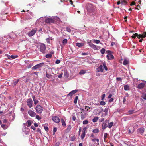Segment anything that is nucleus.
I'll list each match as a JSON object with an SVG mask.
<instances>
[{
    "label": "nucleus",
    "instance_id": "26",
    "mask_svg": "<svg viewBox=\"0 0 146 146\" xmlns=\"http://www.w3.org/2000/svg\"><path fill=\"white\" fill-rule=\"evenodd\" d=\"M53 54V53H52L48 54L46 55L45 57L46 58H51L52 55Z\"/></svg>",
    "mask_w": 146,
    "mask_h": 146
},
{
    "label": "nucleus",
    "instance_id": "51",
    "mask_svg": "<svg viewBox=\"0 0 146 146\" xmlns=\"http://www.w3.org/2000/svg\"><path fill=\"white\" fill-rule=\"evenodd\" d=\"M36 131L38 132L39 133L41 134V131L40 128H38L36 130Z\"/></svg>",
    "mask_w": 146,
    "mask_h": 146
},
{
    "label": "nucleus",
    "instance_id": "1",
    "mask_svg": "<svg viewBox=\"0 0 146 146\" xmlns=\"http://www.w3.org/2000/svg\"><path fill=\"white\" fill-rule=\"evenodd\" d=\"M46 18L45 19V22L47 24H50L54 23V22L57 21L58 22L60 21V19L57 16L50 17L46 16Z\"/></svg>",
    "mask_w": 146,
    "mask_h": 146
},
{
    "label": "nucleus",
    "instance_id": "7",
    "mask_svg": "<svg viewBox=\"0 0 146 146\" xmlns=\"http://www.w3.org/2000/svg\"><path fill=\"white\" fill-rule=\"evenodd\" d=\"M135 36H137V38H138L139 39L140 38H145L146 36V32H144L143 34L142 35L139 34L138 35L137 33H135L134 34Z\"/></svg>",
    "mask_w": 146,
    "mask_h": 146
},
{
    "label": "nucleus",
    "instance_id": "24",
    "mask_svg": "<svg viewBox=\"0 0 146 146\" xmlns=\"http://www.w3.org/2000/svg\"><path fill=\"white\" fill-rule=\"evenodd\" d=\"M71 129V126L70 125H68V127L66 129V133L69 132Z\"/></svg>",
    "mask_w": 146,
    "mask_h": 146
},
{
    "label": "nucleus",
    "instance_id": "21",
    "mask_svg": "<svg viewBox=\"0 0 146 146\" xmlns=\"http://www.w3.org/2000/svg\"><path fill=\"white\" fill-rule=\"evenodd\" d=\"M124 89L125 91H128L129 90V86L128 84H126L124 86Z\"/></svg>",
    "mask_w": 146,
    "mask_h": 146
},
{
    "label": "nucleus",
    "instance_id": "58",
    "mask_svg": "<svg viewBox=\"0 0 146 146\" xmlns=\"http://www.w3.org/2000/svg\"><path fill=\"white\" fill-rule=\"evenodd\" d=\"M46 41L48 43H50V40L49 38H46Z\"/></svg>",
    "mask_w": 146,
    "mask_h": 146
},
{
    "label": "nucleus",
    "instance_id": "2",
    "mask_svg": "<svg viewBox=\"0 0 146 146\" xmlns=\"http://www.w3.org/2000/svg\"><path fill=\"white\" fill-rule=\"evenodd\" d=\"M37 31V29L36 28L33 29L30 31L28 33V36L30 37L33 36L36 33Z\"/></svg>",
    "mask_w": 146,
    "mask_h": 146
},
{
    "label": "nucleus",
    "instance_id": "41",
    "mask_svg": "<svg viewBox=\"0 0 146 146\" xmlns=\"http://www.w3.org/2000/svg\"><path fill=\"white\" fill-rule=\"evenodd\" d=\"M64 76L66 78H67L69 77V75L67 72H65L64 73Z\"/></svg>",
    "mask_w": 146,
    "mask_h": 146
},
{
    "label": "nucleus",
    "instance_id": "61",
    "mask_svg": "<svg viewBox=\"0 0 146 146\" xmlns=\"http://www.w3.org/2000/svg\"><path fill=\"white\" fill-rule=\"evenodd\" d=\"M88 54V53H81V55H87Z\"/></svg>",
    "mask_w": 146,
    "mask_h": 146
},
{
    "label": "nucleus",
    "instance_id": "5",
    "mask_svg": "<svg viewBox=\"0 0 146 146\" xmlns=\"http://www.w3.org/2000/svg\"><path fill=\"white\" fill-rule=\"evenodd\" d=\"M109 122V121L108 120H106L104 122H103L102 126V129L103 130L105 129L108 127V125Z\"/></svg>",
    "mask_w": 146,
    "mask_h": 146
},
{
    "label": "nucleus",
    "instance_id": "31",
    "mask_svg": "<svg viewBox=\"0 0 146 146\" xmlns=\"http://www.w3.org/2000/svg\"><path fill=\"white\" fill-rule=\"evenodd\" d=\"M86 70H81L79 73L80 75H82L85 74L86 73Z\"/></svg>",
    "mask_w": 146,
    "mask_h": 146
},
{
    "label": "nucleus",
    "instance_id": "44",
    "mask_svg": "<svg viewBox=\"0 0 146 146\" xmlns=\"http://www.w3.org/2000/svg\"><path fill=\"white\" fill-rule=\"evenodd\" d=\"M100 41L99 40H94L93 42L96 44H98L100 42Z\"/></svg>",
    "mask_w": 146,
    "mask_h": 146
},
{
    "label": "nucleus",
    "instance_id": "38",
    "mask_svg": "<svg viewBox=\"0 0 146 146\" xmlns=\"http://www.w3.org/2000/svg\"><path fill=\"white\" fill-rule=\"evenodd\" d=\"M18 57V55H12L11 56V59H14L15 58H17Z\"/></svg>",
    "mask_w": 146,
    "mask_h": 146
},
{
    "label": "nucleus",
    "instance_id": "46",
    "mask_svg": "<svg viewBox=\"0 0 146 146\" xmlns=\"http://www.w3.org/2000/svg\"><path fill=\"white\" fill-rule=\"evenodd\" d=\"M100 104L101 105H104L106 104V103L104 101H102L100 102Z\"/></svg>",
    "mask_w": 146,
    "mask_h": 146
},
{
    "label": "nucleus",
    "instance_id": "10",
    "mask_svg": "<svg viewBox=\"0 0 146 146\" xmlns=\"http://www.w3.org/2000/svg\"><path fill=\"white\" fill-rule=\"evenodd\" d=\"M46 18V17L45 16L40 17V18L37 20L36 21V23H41L43 22L44 20H45V18Z\"/></svg>",
    "mask_w": 146,
    "mask_h": 146
},
{
    "label": "nucleus",
    "instance_id": "22",
    "mask_svg": "<svg viewBox=\"0 0 146 146\" xmlns=\"http://www.w3.org/2000/svg\"><path fill=\"white\" fill-rule=\"evenodd\" d=\"M110 109L109 108H106L104 111L105 113V115H107L108 111H110Z\"/></svg>",
    "mask_w": 146,
    "mask_h": 146
},
{
    "label": "nucleus",
    "instance_id": "40",
    "mask_svg": "<svg viewBox=\"0 0 146 146\" xmlns=\"http://www.w3.org/2000/svg\"><path fill=\"white\" fill-rule=\"evenodd\" d=\"M99 131V130L97 129H95L93 130V132L94 133H97Z\"/></svg>",
    "mask_w": 146,
    "mask_h": 146
},
{
    "label": "nucleus",
    "instance_id": "57",
    "mask_svg": "<svg viewBox=\"0 0 146 146\" xmlns=\"http://www.w3.org/2000/svg\"><path fill=\"white\" fill-rule=\"evenodd\" d=\"M31 128L34 130H35L36 129V128H35V127L33 125L31 126Z\"/></svg>",
    "mask_w": 146,
    "mask_h": 146
},
{
    "label": "nucleus",
    "instance_id": "15",
    "mask_svg": "<svg viewBox=\"0 0 146 146\" xmlns=\"http://www.w3.org/2000/svg\"><path fill=\"white\" fill-rule=\"evenodd\" d=\"M19 79H15L11 82V85L13 86H15L19 81Z\"/></svg>",
    "mask_w": 146,
    "mask_h": 146
},
{
    "label": "nucleus",
    "instance_id": "34",
    "mask_svg": "<svg viewBox=\"0 0 146 146\" xmlns=\"http://www.w3.org/2000/svg\"><path fill=\"white\" fill-rule=\"evenodd\" d=\"M103 68H104L105 70L106 71H107L108 70V68L106 66V64L105 62H104L103 63Z\"/></svg>",
    "mask_w": 146,
    "mask_h": 146
},
{
    "label": "nucleus",
    "instance_id": "37",
    "mask_svg": "<svg viewBox=\"0 0 146 146\" xmlns=\"http://www.w3.org/2000/svg\"><path fill=\"white\" fill-rule=\"evenodd\" d=\"M68 40L67 39H65L62 41V44L64 45L66 44Z\"/></svg>",
    "mask_w": 146,
    "mask_h": 146
},
{
    "label": "nucleus",
    "instance_id": "43",
    "mask_svg": "<svg viewBox=\"0 0 146 146\" xmlns=\"http://www.w3.org/2000/svg\"><path fill=\"white\" fill-rule=\"evenodd\" d=\"M88 121L87 120H84L83 121V124H84V125L87 124H88Z\"/></svg>",
    "mask_w": 146,
    "mask_h": 146
},
{
    "label": "nucleus",
    "instance_id": "18",
    "mask_svg": "<svg viewBox=\"0 0 146 146\" xmlns=\"http://www.w3.org/2000/svg\"><path fill=\"white\" fill-rule=\"evenodd\" d=\"M88 44L90 47L95 50L96 49V46L92 43L90 42H89Z\"/></svg>",
    "mask_w": 146,
    "mask_h": 146
},
{
    "label": "nucleus",
    "instance_id": "17",
    "mask_svg": "<svg viewBox=\"0 0 146 146\" xmlns=\"http://www.w3.org/2000/svg\"><path fill=\"white\" fill-rule=\"evenodd\" d=\"M141 97L142 98L140 99V101L141 102L143 101V99L146 100V93H143Z\"/></svg>",
    "mask_w": 146,
    "mask_h": 146
},
{
    "label": "nucleus",
    "instance_id": "49",
    "mask_svg": "<svg viewBox=\"0 0 146 146\" xmlns=\"http://www.w3.org/2000/svg\"><path fill=\"white\" fill-rule=\"evenodd\" d=\"M57 129L56 127H54L53 129V134H55V132L57 131Z\"/></svg>",
    "mask_w": 146,
    "mask_h": 146
},
{
    "label": "nucleus",
    "instance_id": "53",
    "mask_svg": "<svg viewBox=\"0 0 146 146\" xmlns=\"http://www.w3.org/2000/svg\"><path fill=\"white\" fill-rule=\"evenodd\" d=\"M26 19H31L32 17L30 16H27L26 17Z\"/></svg>",
    "mask_w": 146,
    "mask_h": 146
},
{
    "label": "nucleus",
    "instance_id": "30",
    "mask_svg": "<svg viewBox=\"0 0 146 146\" xmlns=\"http://www.w3.org/2000/svg\"><path fill=\"white\" fill-rule=\"evenodd\" d=\"M85 136V131L84 130V131H83L81 135V138L82 139H83Z\"/></svg>",
    "mask_w": 146,
    "mask_h": 146
},
{
    "label": "nucleus",
    "instance_id": "52",
    "mask_svg": "<svg viewBox=\"0 0 146 146\" xmlns=\"http://www.w3.org/2000/svg\"><path fill=\"white\" fill-rule=\"evenodd\" d=\"M60 62V61L58 60L57 59L56 60V61L55 62V63L56 64H58Z\"/></svg>",
    "mask_w": 146,
    "mask_h": 146
},
{
    "label": "nucleus",
    "instance_id": "14",
    "mask_svg": "<svg viewBox=\"0 0 146 146\" xmlns=\"http://www.w3.org/2000/svg\"><path fill=\"white\" fill-rule=\"evenodd\" d=\"M29 115L32 117H35L36 115V113L33 111L30 110L28 111Z\"/></svg>",
    "mask_w": 146,
    "mask_h": 146
},
{
    "label": "nucleus",
    "instance_id": "42",
    "mask_svg": "<svg viewBox=\"0 0 146 146\" xmlns=\"http://www.w3.org/2000/svg\"><path fill=\"white\" fill-rule=\"evenodd\" d=\"M107 136L108 134L106 133H105L104 134V139L105 142V139L107 137Z\"/></svg>",
    "mask_w": 146,
    "mask_h": 146
},
{
    "label": "nucleus",
    "instance_id": "64",
    "mask_svg": "<svg viewBox=\"0 0 146 146\" xmlns=\"http://www.w3.org/2000/svg\"><path fill=\"white\" fill-rule=\"evenodd\" d=\"M46 76L47 78H49L50 76V75L46 73Z\"/></svg>",
    "mask_w": 146,
    "mask_h": 146
},
{
    "label": "nucleus",
    "instance_id": "50",
    "mask_svg": "<svg viewBox=\"0 0 146 146\" xmlns=\"http://www.w3.org/2000/svg\"><path fill=\"white\" fill-rule=\"evenodd\" d=\"M122 79L120 77H117L116 78V80L118 81H122Z\"/></svg>",
    "mask_w": 146,
    "mask_h": 146
},
{
    "label": "nucleus",
    "instance_id": "54",
    "mask_svg": "<svg viewBox=\"0 0 146 146\" xmlns=\"http://www.w3.org/2000/svg\"><path fill=\"white\" fill-rule=\"evenodd\" d=\"M44 129L46 131H47L48 130V128L47 127L44 126Z\"/></svg>",
    "mask_w": 146,
    "mask_h": 146
},
{
    "label": "nucleus",
    "instance_id": "9",
    "mask_svg": "<svg viewBox=\"0 0 146 146\" xmlns=\"http://www.w3.org/2000/svg\"><path fill=\"white\" fill-rule=\"evenodd\" d=\"M104 68L103 65H100L96 68V71L98 72H102L103 71Z\"/></svg>",
    "mask_w": 146,
    "mask_h": 146
},
{
    "label": "nucleus",
    "instance_id": "39",
    "mask_svg": "<svg viewBox=\"0 0 146 146\" xmlns=\"http://www.w3.org/2000/svg\"><path fill=\"white\" fill-rule=\"evenodd\" d=\"M105 49L104 48H102L100 50V52L102 54H103L105 53Z\"/></svg>",
    "mask_w": 146,
    "mask_h": 146
},
{
    "label": "nucleus",
    "instance_id": "45",
    "mask_svg": "<svg viewBox=\"0 0 146 146\" xmlns=\"http://www.w3.org/2000/svg\"><path fill=\"white\" fill-rule=\"evenodd\" d=\"M66 31L69 33H70L71 31V30L69 27H67L66 28Z\"/></svg>",
    "mask_w": 146,
    "mask_h": 146
},
{
    "label": "nucleus",
    "instance_id": "4",
    "mask_svg": "<svg viewBox=\"0 0 146 146\" xmlns=\"http://www.w3.org/2000/svg\"><path fill=\"white\" fill-rule=\"evenodd\" d=\"M36 110L38 113L41 114L43 111V109L40 105H38L36 107Z\"/></svg>",
    "mask_w": 146,
    "mask_h": 146
},
{
    "label": "nucleus",
    "instance_id": "12",
    "mask_svg": "<svg viewBox=\"0 0 146 146\" xmlns=\"http://www.w3.org/2000/svg\"><path fill=\"white\" fill-rule=\"evenodd\" d=\"M52 119L55 122L58 123L59 122L60 120L59 118L57 116L53 117Z\"/></svg>",
    "mask_w": 146,
    "mask_h": 146
},
{
    "label": "nucleus",
    "instance_id": "59",
    "mask_svg": "<svg viewBox=\"0 0 146 146\" xmlns=\"http://www.w3.org/2000/svg\"><path fill=\"white\" fill-rule=\"evenodd\" d=\"M104 120V119L102 118L101 119H99V121L100 122H103Z\"/></svg>",
    "mask_w": 146,
    "mask_h": 146
},
{
    "label": "nucleus",
    "instance_id": "47",
    "mask_svg": "<svg viewBox=\"0 0 146 146\" xmlns=\"http://www.w3.org/2000/svg\"><path fill=\"white\" fill-rule=\"evenodd\" d=\"M36 118L39 120H40L41 119V117L38 115H37L36 116Z\"/></svg>",
    "mask_w": 146,
    "mask_h": 146
},
{
    "label": "nucleus",
    "instance_id": "23",
    "mask_svg": "<svg viewBox=\"0 0 146 146\" xmlns=\"http://www.w3.org/2000/svg\"><path fill=\"white\" fill-rule=\"evenodd\" d=\"M61 122L62 123V125L63 127H66V123L65 122L64 120L62 118L61 119Z\"/></svg>",
    "mask_w": 146,
    "mask_h": 146
},
{
    "label": "nucleus",
    "instance_id": "6",
    "mask_svg": "<svg viewBox=\"0 0 146 146\" xmlns=\"http://www.w3.org/2000/svg\"><path fill=\"white\" fill-rule=\"evenodd\" d=\"M40 51L41 52L43 53H44L46 50L45 45L43 44H41L40 46Z\"/></svg>",
    "mask_w": 146,
    "mask_h": 146
},
{
    "label": "nucleus",
    "instance_id": "62",
    "mask_svg": "<svg viewBox=\"0 0 146 146\" xmlns=\"http://www.w3.org/2000/svg\"><path fill=\"white\" fill-rule=\"evenodd\" d=\"M62 73L60 74H59L58 75V78H61L62 77Z\"/></svg>",
    "mask_w": 146,
    "mask_h": 146
},
{
    "label": "nucleus",
    "instance_id": "33",
    "mask_svg": "<svg viewBox=\"0 0 146 146\" xmlns=\"http://www.w3.org/2000/svg\"><path fill=\"white\" fill-rule=\"evenodd\" d=\"M98 119V117L97 116L95 117L92 119V121L93 122H96Z\"/></svg>",
    "mask_w": 146,
    "mask_h": 146
},
{
    "label": "nucleus",
    "instance_id": "28",
    "mask_svg": "<svg viewBox=\"0 0 146 146\" xmlns=\"http://www.w3.org/2000/svg\"><path fill=\"white\" fill-rule=\"evenodd\" d=\"M76 45L78 47H81L84 45V44L83 43H76Z\"/></svg>",
    "mask_w": 146,
    "mask_h": 146
},
{
    "label": "nucleus",
    "instance_id": "16",
    "mask_svg": "<svg viewBox=\"0 0 146 146\" xmlns=\"http://www.w3.org/2000/svg\"><path fill=\"white\" fill-rule=\"evenodd\" d=\"M106 57L108 60H112L114 59V57L113 55L108 54L106 55Z\"/></svg>",
    "mask_w": 146,
    "mask_h": 146
},
{
    "label": "nucleus",
    "instance_id": "55",
    "mask_svg": "<svg viewBox=\"0 0 146 146\" xmlns=\"http://www.w3.org/2000/svg\"><path fill=\"white\" fill-rule=\"evenodd\" d=\"M38 102V100H35L34 101V103L35 104H36Z\"/></svg>",
    "mask_w": 146,
    "mask_h": 146
},
{
    "label": "nucleus",
    "instance_id": "29",
    "mask_svg": "<svg viewBox=\"0 0 146 146\" xmlns=\"http://www.w3.org/2000/svg\"><path fill=\"white\" fill-rule=\"evenodd\" d=\"M1 127L4 129L5 130L8 127V126L5 124H1Z\"/></svg>",
    "mask_w": 146,
    "mask_h": 146
},
{
    "label": "nucleus",
    "instance_id": "19",
    "mask_svg": "<svg viewBox=\"0 0 146 146\" xmlns=\"http://www.w3.org/2000/svg\"><path fill=\"white\" fill-rule=\"evenodd\" d=\"M129 62V60L127 58H124L123 61V64L124 65H126Z\"/></svg>",
    "mask_w": 146,
    "mask_h": 146
},
{
    "label": "nucleus",
    "instance_id": "32",
    "mask_svg": "<svg viewBox=\"0 0 146 146\" xmlns=\"http://www.w3.org/2000/svg\"><path fill=\"white\" fill-rule=\"evenodd\" d=\"M114 124V123L113 122H111L110 123H109V124L108 125V126L109 128H111L112 126H113Z\"/></svg>",
    "mask_w": 146,
    "mask_h": 146
},
{
    "label": "nucleus",
    "instance_id": "11",
    "mask_svg": "<svg viewBox=\"0 0 146 146\" xmlns=\"http://www.w3.org/2000/svg\"><path fill=\"white\" fill-rule=\"evenodd\" d=\"M78 91L77 90H74L70 92L67 95V96H70L72 98V96L74 94L76 93Z\"/></svg>",
    "mask_w": 146,
    "mask_h": 146
},
{
    "label": "nucleus",
    "instance_id": "13",
    "mask_svg": "<svg viewBox=\"0 0 146 146\" xmlns=\"http://www.w3.org/2000/svg\"><path fill=\"white\" fill-rule=\"evenodd\" d=\"M128 131L129 134H132L134 131V128L133 126H131L128 128Z\"/></svg>",
    "mask_w": 146,
    "mask_h": 146
},
{
    "label": "nucleus",
    "instance_id": "8",
    "mask_svg": "<svg viewBox=\"0 0 146 146\" xmlns=\"http://www.w3.org/2000/svg\"><path fill=\"white\" fill-rule=\"evenodd\" d=\"M33 101L31 99L29 98L27 100V104L29 107L31 108L32 106Z\"/></svg>",
    "mask_w": 146,
    "mask_h": 146
},
{
    "label": "nucleus",
    "instance_id": "3",
    "mask_svg": "<svg viewBox=\"0 0 146 146\" xmlns=\"http://www.w3.org/2000/svg\"><path fill=\"white\" fill-rule=\"evenodd\" d=\"M44 64V63H41L38 64L32 67V70H37L39 68L42 67Z\"/></svg>",
    "mask_w": 146,
    "mask_h": 146
},
{
    "label": "nucleus",
    "instance_id": "60",
    "mask_svg": "<svg viewBox=\"0 0 146 146\" xmlns=\"http://www.w3.org/2000/svg\"><path fill=\"white\" fill-rule=\"evenodd\" d=\"M106 52L107 53L109 54H111V52L109 50L106 51Z\"/></svg>",
    "mask_w": 146,
    "mask_h": 146
},
{
    "label": "nucleus",
    "instance_id": "48",
    "mask_svg": "<svg viewBox=\"0 0 146 146\" xmlns=\"http://www.w3.org/2000/svg\"><path fill=\"white\" fill-rule=\"evenodd\" d=\"M105 97V94H102L101 96V99L102 100H104Z\"/></svg>",
    "mask_w": 146,
    "mask_h": 146
},
{
    "label": "nucleus",
    "instance_id": "20",
    "mask_svg": "<svg viewBox=\"0 0 146 146\" xmlns=\"http://www.w3.org/2000/svg\"><path fill=\"white\" fill-rule=\"evenodd\" d=\"M144 129L140 128H139L137 130V131L138 133L143 134L144 132Z\"/></svg>",
    "mask_w": 146,
    "mask_h": 146
},
{
    "label": "nucleus",
    "instance_id": "56",
    "mask_svg": "<svg viewBox=\"0 0 146 146\" xmlns=\"http://www.w3.org/2000/svg\"><path fill=\"white\" fill-rule=\"evenodd\" d=\"M133 111H134L133 110H129V111L128 112L130 114H132L133 113Z\"/></svg>",
    "mask_w": 146,
    "mask_h": 146
},
{
    "label": "nucleus",
    "instance_id": "35",
    "mask_svg": "<svg viewBox=\"0 0 146 146\" xmlns=\"http://www.w3.org/2000/svg\"><path fill=\"white\" fill-rule=\"evenodd\" d=\"M78 97L76 96L74 100V104H76L77 102V100L78 99Z\"/></svg>",
    "mask_w": 146,
    "mask_h": 146
},
{
    "label": "nucleus",
    "instance_id": "63",
    "mask_svg": "<svg viewBox=\"0 0 146 146\" xmlns=\"http://www.w3.org/2000/svg\"><path fill=\"white\" fill-rule=\"evenodd\" d=\"M38 31L39 32H40V33H43V31H42V28H40L39 30H38Z\"/></svg>",
    "mask_w": 146,
    "mask_h": 146
},
{
    "label": "nucleus",
    "instance_id": "25",
    "mask_svg": "<svg viewBox=\"0 0 146 146\" xmlns=\"http://www.w3.org/2000/svg\"><path fill=\"white\" fill-rule=\"evenodd\" d=\"M5 56L6 57L5 58V59L6 60H7V59L11 60V56L7 54H5Z\"/></svg>",
    "mask_w": 146,
    "mask_h": 146
},
{
    "label": "nucleus",
    "instance_id": "27",
    "mask_svg": "<svg viewBox=\"0 0 146 146\" xmlns=\"http://www.w3.org/2000/svg\"><path fill=\"white\" fill-rule=\"evenodd\" d=\"M92 8V4L88 3V6L87 7V9L88 10H89Z\"/></svg>",
    "mask_w": 146,
    "mask_h": 146
},
{
    "label": "nucleus",
    "instance_id": "36",
    "mask_svg": "<svg viewBox=\"0 0 146 146\" xmlns=\"http://www.w3.org/2000/svg\"><path fill=\"white\" fill-rule=\"evenodd\" d=\"M27 126L28 127H29V126H30L31 124V121L30 120H28L27 122Z\"/></svg>",
    "mask_w": 146,
    "mask_h": 146
}]
</instances>
